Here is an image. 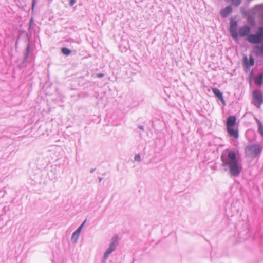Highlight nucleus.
Returning <instances> with one entry per match:
<instances>
[{
	"label": "nucleus",
	"mask_w": 263,
	"mask_h": 263,
	"mask_svg": "<svg viewBox=\"0 0 263 263\" xmlns=\"http://www.w3.org/2000/svg\"><path fill=\"white\" fill-rule=\"evenodd\" d=\"M222 165H228L229 167L230 173L232 176H237L240 174L241 167L236 159V154L233 151H230L228 154V158L223 155L221 156Z\"/></svg>",
	"instance_id": "obj_1"
},
{
	"label": "nucleus",
	"mask_w": 263,
	"mask_h": 263,
	"mask_svg": "<svg viewBox=\"0 0 263 263\" xmlns=\"http://www.w3.org/2000/svg\"><path fill=\"white\" fill-rule=\"evenodd\" d=\"M261 149L258 144H254L247 146L245 153L247 156L254 158L260 153Z\"/></svg>",
	"instance_id": "obj_2"
},
{
	"label": "nucleus",
	"mask_w": 263,
	"mask_h": 263,
	"mask_svg": "<svg viewBox=\"0 0 263 263\" xmlns=\"http://www.w3.org/2000/svg\"><path fill=\"white\" fill-rule=\"evenodd\" d=\"M263 102L262 95L258 90H255L252 92V103L257 108H260Z\"/></svg>",
	"instance_id": "obj_3"
},
{
	"label": "nucleus",
	"mask_w": 263,
	"mask_h": 263,
	"mask_svg": "<svg viewBox=\"0 0 263 263\" xmlns=\"http://www.w3.org/2000/svg\"><path fill=\"white\" fill-rule=\"evenodd\" d=\"M263 37V28L258 29L257 34H250L247 37L248 41L251 43H258L260 42Z\"/></svg>",
	"instance_id": "obj_4"
},
{
	"label": "nucleus",
	"mask_w": 263,
	"mask_h": 263,
	"mask_svg": "<svg viewBox=\"0 0 263 263\" xmlns=\"http://www.w3.org/2000/svg\"><path fill=\"white\" fill-rule=\"evenodd\" d=\"M118 238L117 236H114L112 239V241L110 244L109 247L106 250L104 258L105 259L107 258L108 255L116 249L118 241Z\"/></svg>",
	"instance_id": "obj_5"
},
{
	"label": "nucleus",
	"mask_w": 263,
	"mask_h": 263,
	"mask_svg": "<svg viewBox=\"0 0 263 263\" xmlns=\"http://www.w3.org/2000/svg\"><path fill=\"white\" fill-rule=\"evenodd\" d=\"M237 22L235 21H231L230 25V31L232 36L236 39L238 34L237 32Z\"/></svg>",
	"instance_id": "obj_6"
},
{
	"label": "nucleus",
	"mask_w": 263,
	"mask_h": 263,
	"mask_svg": "<svg viewBox=\"0 0 263 263\" xmlns=\"http://www.w3.org/2000/svg\"><path fill=\"white\" fill-rule=\"evenodd\" d=\"M227 130L230 136L235 139L238 138V131L234 127H227Z\"/></svg>",
	"instance_id": "obj_7"
},
{
	"label": "nucleus",
	"mask_w": 263,
	"mask_h": 263,
	"mask_svg": "<svg viewBox=\"0 0 263 263\" xmlns=\"http://www.w3.org/2000/svg\"><path fill=\"white\" fill-rule=\"evenodd\" d=\"M212 91L215 96L220 100L223 104H225V101L223 99L222 92L217 88H212Z\"/></svg>",
	"instance_id": "obj_8"
},
{
	"label": "nucleus",
	"mask_w": 263,
	"mask_h": 263,
	"mask_svg": "<svg viewBox=\"0 0 263 263\" xmlns=\"http://www.w3.org/2000/svg\"><path fill=\"white\" fill-rule=\"evenodd\" d=\"M236 117L232 116L228 117L226 122V126L227 127H234L236 123Z\"/></svg>",
	"instance_id": "obj_9"
},
{
	"label": "nucleus",
	"mask_w": 263,
	"mask_h": 263,
	"mask_svg": "<svg viewBox=\"0 0 263 263\" xmlns=\"http://www.w3.org/2000/svg\"><path fill=\"white\" fill-rule=\"evenodd\" d=\"M250 31V28L248 26H244L240 28L239 34L241 36H245L248 35Z\"/></svg>",
	"instance_id": "obj_10"
},
{
	"label": "nucleus",
	"mask_w": 263,
	"mask_h": 263,
	"mask_svg": "<svg viewBox=\"0 0 263 263\" xmlns=\"http://www.w3.org/2000/svg\"><path fill=\"white\" fill-rule=\"evenodd\" d=\"M244 60V64L246 67H250L254 65V60L253 58L250 56L249 59L247 57V56H245L243 58Z\"/></svg>",
	"instance_id": "obj_11"
},
{
	"label": "nucleus",
	"mask_w": 263,
	"mask_h": 263,
	"mask_svg": "<svg viewBox=\"0 0 263 263\" xmlns=\"http://www.w3.org/2000/svg\"><path fill=\"white\" fill-rule=\"evenodd\" d=\"M232 9L231 6H228L221 11L220 14L222 16L225 17L232 12Z\"/></svg>",
	"instance_id": "obj_12"
},
{
	"label": "nucleus",
	"mask_w": 263,
	"mask_h": 263,
	"mask_svg": "<svg viewBox=\"0 0 263 263\" xmlns=\"http://www.w3.org/2000/svg\"><path fill=\"white\" fill-rule=\"evenodd\" d=\"M256 121L258 126V131L260 134V135L263 137V125L258 119H256Z\"/></svg>",
	"instance_id": "obj_13"
},
{
	"label": "nucleus",
	"mask_w": 263,
	"mask_h": 263,
	"mask_svg": "<svg viewBox=\"0 0 263 263\" xmlns=\"http://www.w3.org/2000/svg\"><path fill=\"white\" fill-rule=\"evenodd\" d=\"M254 52L256 54H261L263 53V49L261 47L256 46L254 48Z\"/></svg>",
	"instance_id": "obj_14"
},
{
	"label": "nucleus",
	"mask_w": 263,
	"mask_h": 263,
	"mask_svg": "<svg viewBox=\"0 0 263 263\" xmlns=\"http://www.w3.org/2000/svg\"><path fill=\"white\" fill-rule=\"evenodd\" d=\"M61 51L62 52L66 55H69L71 52L70 50L67 48H62Z\"/></svg>",
	"instance_id": "obj_15"
},
{
	"label": "nucleus",
	"mask_w": 263,
	"mask_h": 263,
	"mask_svg": "<svg viewBox=\"0 0 263 263\" xmlns=\"http://www.w3.org/2000/svg\"><path fill=\"white\" fill-rule=\"evenodd\" d=\"M86 220L83 222V223L78 228V229L75 231L77 234H78L79 235L80 234V233L81 231V229L82 228H83V227L84 226L85 222H86Z\"/></svg>",
	"instance_id": "obj_16"
},
{
	"label": "nucleus",
	"mask_w": 263,
	"mask_h": 263,
	"mask_svg": "<svg viewBox=\"0 0 263 263\" xmlns=\"http://www.w3.org/2000/svg\"><path fill=\"white\" fill-rule=\"evenodd\" d=\"M79 236V235L78 234H77L76 232H74L72 234V236L71 239L72 240H74V241H76L77 239H78Z\"/></svg>",
	"instance_id": "obj_17"
},
{
	"label": "nucleus",
	"mask_w": 263,
	"mask_h": 263,
	"mask_svg": "<svg viewBox=\"0 0 263 263\" xmlns=\"http://www.w3.org/2000/svg\"><path fill=\"white\" fill-rule=\"evenodd\" d=\"M232 3L233 5L238 6L240 3V0H232Z\"/></svg>",
	"instance_id": "obj_18"
},
{
	"label": "nucleus",
	"mask_w": 263,
	"mask_h": 263,
	"mask_svg": "<svg viewBox=\"0 0 263 263\" xmlns=\"http://www.w3.org/2000/svg\"><path fill=\"white\" fill-rule=\"evenodd\" d=\"M135 160L139 162L140 161V156L139 154H137L135 156Z\"/></svg>",
	"instance_id": "obj_19"
},
{
	"label": "nucleus",
	"mask_w": 263,
	"mask_h": 263,
	"mask_svg": "<svg viewBox=\"0 0 263 263\" xmlns=\"http://www.w3.org/2000/svg\"><path fill=\"white\" fill-rule=\"evenodd\" d=\"M76 1L75 0H70L69 4L71 6H72L75 3Z\"/></svg>",
	"instance_id": "obj_20"
},
{
	"label": "nucleus",
	"mask_w": 263,
	"mask_h": 263,
	"mask_svg": "<svg viewBox=\"0 0 263 263\" xmlns=\"http://www.w3.org/2000/svg\"><path fill=\"white\" fill-rule=\"evenodd\" d=\"M103 76V74H102V73H100V74H98L97 75V77H98V78H101V77H102Z\"/></svg>",
	"instance_id": "obj_21"
},
{
	"label": "nucleus",
	"mask_w": 263,
	"mask_h": 263,
	"mask_svg": "<svg viewBox=\"0 0 263 263\" xmlns=\"http://www.w3.org/2000/svg\"><path fill=\"white\" fill-rule=\"evenodd\" d=\"M34 5H35V2L33 1V3H32V7L33 8L34 6Z\"/></svg>",
	"instance_id": "obj_22"
}]
</instances>
